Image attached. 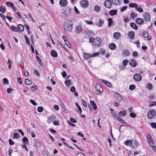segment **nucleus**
I'll list each match as a JSON object with an SVG mask.
<instances>
[{"label":"nucleus","instance_id":"nucleus-1","mask_svg":"<svg viewBox=\"0 0 156 156\" xmlns=\"http://www.w3.org/2000/svg\"><path fill=\"white\" fill-rule=\"evenodd\" d=\"M90 42L92 43L93 45L95 47H99L101 45V39L99 37L94 38L90 37L89 38Z\"/></svg>","mask_w":156,"mask_h":156},{"label":"nucleus","instance_id":"nucleus-2","mask_svg":"<svg viewBox=\"0 0 156 156\" xmlns=\"http://www.w3.org/2000/svg\"><path fill=\"white\" fill-rule=\"evenodd\" d=\"M63 27L65 31H71L73 27L72 21L70 20L66 21L64 23Z\"/></svg>","mask_w":156,"mask_h":156},{"label":"nucleus","instance_id":"nucleus-3","mask_svg":"<svg viewBox=\"0 0 156 156\" xmlns=\"http://www.w3.org/2000/svg\"><path fill=\"white\" fill-rule=\"evenodd\" d=\"M156 115L155 112L154 110L152 109L150 110L147 114V116L150 119L153 118Z\"/></svg>","mask_w":156,"mask_h":156},{"label":"nucleus","instance_id":"nucleus-4","mask_svg":"<svg viewBox=\"0 0 156 156\" xmlns=\"http://www.w3.org/2000/svg\"><path fill=\"white\" fill-rule=\"evenodd\" d=\"M133 78L135 81L139 82L141 80L142 76L140 74L136 73L134 75Z\"/></svg>","mask_w":156,"mask_h":156},{"label":"nucleus","instance_id":"nucleus-5","mask_svg":"<svg viewBox=\"0 0 156 156\" xmlns=\"http://www.w3.org/2000/svg\"><path fill=\"white\" fill-rule=\"evenodd\" d=\"M95 87L96 90L99 94H102L103 92V89L101 85L98 83H96L95 85Z\"/></svg>","mask_w":156,"mask_h":156},{"label":"nucleus","instance_id":"nucleus-6","mask_svg":"<svg viewBox=\"0 0 156 156\" xmlns=\"http://www.w3.org/2000/svg\"><path fill=\"white\" fill-rule=\"evenodd\" d=\"M83 30L82 26L81 25H79L76 26L75 31L76 34L81 33L82 32Z\"/></svg>","mask_w":156,"mask_h":156},{"label":"nucleus","instance_id":"nucleus-7","mask_svg":"<svg viewBox=\"0 0 156 156\" xmlns=\"http://www.w3.org/2000/svg\"><path fill=\"white\" fill-rule=\"evenodd\" d=\"M104 5L107 8H111L112 6L111 1L110 0H106L104 2Z\"/></svg>","mask_w":156,"mask_h":156},{"label":"nucleus","instance_id":"nucleus-8","mask_svg":"<svg viewBox=\"0 0 156 156\" xmlns=\"http://www.w3.org/2000/svg\"><path fill=\"white\" fill-rule=\"evenodd\" d=\"M144 18L145 21L149 22L151 18L150 14L147 12H145L144 14Z\"/></svg>","mask_w":156,"mask_h":156},{"label":"nucleus","instance_id":"nucleus-9","mask_svg":"<svg viewBox=\"0 0 156 156\" xmlns=\"http://www.w3.org/2000/svg\"><path fill=\"white\" fill-rule=\"evenodd\" d=\"M81 6L83 8H86L89 5L88 2L87 0H83L80 3Z\"/></svg>","mask_w":156,"mask_h":156},{"label":"nucleus","instance_id":"nucleus-10","mask_svg":"<svg viewBox=\"0 0 156 156\" xmlns=\"http://www.w3.org/2000/svg\"><path fill=\"white\" fill-rule=\"evenodd\" d=\"M129 63L130 65L133 67L136 66L137 62L136 60L134 59H131L129 61Z\"/></svg>","mask_w":156,"mask_h":156},{"label":"nucleus","instance_id":"nucleus-11","mask_svg":"<svg viewBox=\"0 0 156 156\" xmlns=\"http://www.w3.org/2000/svg\"><path fill=\"white\" fill-rule=\"evenodd\" d=\"M114 95L117 100L121 101L122 100V96L118 93L116 92L114 93Z\"/></svg>","mask_w":156,"mask_h":156},{"label":"nucleus","instance_id":"nucleus-12","mask_svg":"<svg viewBox=\"0 0 156 156\" xmlns=\"http://www.w3.org/2000/svg\"><path fill=\"white\" fill-rule=\"evenodd\" d=\"M104 24V21L101 18H99L98 22L96 23V25L98 27H101Z\"/></svg>","mask_w":156,"mask_h":156},{"label":"nucleus","instance_id":"nucleus-13","mask_svg":"<svg viewBox=\"0 0 156 156\" xmlns=\"http://www.w3.org/2000/svg\"><path fill=\"white\" fill-rule=\"evenodd\" d=\"M135 22L139 25H142L144 22V20L140 18H137L135 20Z\"/></svg>","mask_w":156,"mask_h":156},{"label":"nucleus","instance_id":"nucleus-14","mask_svg":"<svg viewBox=\"0 0 156 156\" xmlns=\"http://www.w3.org/2000/svg\"><path fill=\"white\" fill-rule=\"evenodd\" d=\"M59 4L62 7H65L68 4L66 0H61L59 1Z\"/></svg>","mask_w":156,"mask_h":156},{"label":"nucleus","instance_id":"nucleus-15","mask_svg":"<svg viewBox=\"0 0 156 156\" xmlns=\"http://www.w3.org/2000/svg\"><path fill=\"white\" fill-rule=\"evenodd\" d=\"M148 141L150 146L152 145H154V142L151 135L150 134H148L147 136Z\"/></svg>","mask_w":156,"mask_h":156},{"label":"nucleus","instance_id":"nucleus-16","mask_svg":"<svg viewBox=\"0 0 156 156\" xmlns=\"http://www.w3.org/2000/svg\"><path fill=\"white\" fill-rule=\"evenodd\" d=\"M121 36V34L118 32H115L113 35V37L115 39H119Z\"/></svg>","mask_w":156,"mask_h":156},{"label":"nucleus","instance_id":"nucleus-17","mask_svg":"<svg viewBox=\"0 0 156 156\" xmlns=\"http://www.w3.org/2000/svg\"><path fill=\"white\" fill-rule=\"evenodd\" d=\"M71 9L69 8H66V10L64 12L63 14L66 16H69L71 14Z\"/></svg>","mask_w":156,"mask_h":156},{"label":"nucleus","instance_id":"nucleus-18","mask_svg":"<svg viewBox=\"0 0 156 156\" xmlns=\"http://www.w3.org/2000/svg\"><path fill=\"white\" fill-rule=\"evenodd\" d=\"M24 26L22 24H19L17 26L18 32H22L24 30Z\"/></svg>","mask_w":156,"mask_h":156},{"label":"nucleus","instance_id":"nucleus-19","mask_svg":"<svg viewBox=\"0 0 156 156\" xmlns=\"http://www.w3.org/2000/svg\"><path fill=\"white\" fill-rule=\"evenodd\" d=\"M94 9L95 12L98 13L101 10V7L100 6L96 5L94 6Z\"/></svg>","mask_w":156,"mask_h":156},{"label":"nucleus","instance_id":"nucleus-20","mask_svg":"<svg viewBox=\"0 0 156 156\" xmlns=\"http://www.w3.org/2000/svg\"><path fill=\"white\" fill-rule=\"evenodd\" d=\"M55 119V117L51 116H50L48 118V123L50 124Z\"/></svg>","mask_w":156,"mask_h":156},{"label":"nucleus","instance_id":"nucleus-21","mask_svg":"<svg viewBox=\"0 0 156 156\" xmlns=\"http://www.w3.org/2000/svg\"><path fill=\"white\" fill-rule=\"evenodd\" d=\"M101 81L102 82L104 83L107 86L109 87H110L112 86V84L111 83L107 80L103 79H101Z\"/></svg>","mask_w":156,"mask_h":156},{"label":"nucleus","instance_id":"nucleus-22","mask_svg":"<svg viewBox=\"0 0 156 156\" xmlns=\"http://www.w3.org/2000/svg\"><path fill=\"white\" fill-rule=\"evenodd\" d=\"M128 35L131 39H133L135 36L134 33L132 31L128 33Z\"/></svg>","mask_w":156,"mask_h":156},{"label":"nucleus","instance_id":"nucleus-23","mask_svg":"<svg viewBox=\"0 0 156 156\" xmlns=\"http://www.w3.org/2000/svg\"><path fill=\"white\" fill-rule=\"evenodd\" d=\"M126 111L125 110H122L119 112V115L121 116H124L126 115Z\"/></svg>","mask_w":156,"mask_h":156},{"label":"nucleus","instance_id":"nucleus-24","mask_svg":"<svg viewBox=\"0 0 156 156\" xmlns=\"http://www.w3.org/2000/svg\"><path fill=\"white\" fill-rule=\"evenodd\" d=\"M109 48L111 50H114L116 48V46L114 43H112L109 44Z\"/></svg>","mask_w":156,"mask_h":156},{"label":"nucleus","instance_id":"nucleus-25","mask_svg":"<svg viewBox=\"0 0 156 156\" xmlns=\"http://www.w3.org/2000/svg\"><path fill=\"white\" fill-rule=\"evenodd\" d=\"M117 11L116 10H112L109 12V14L111 16H113L117 13Z\"/></svg>","mask_w":156,"mask_h":156},{"label":"nucleus","instance_id":"nucleus-26","mask_svg":"<svg viewBox=\"0 0 156 156\" xmlns=\"http://www.w3.org/2000/svg\"><path fill=\"white\" fill-rule=\"evenodd\" d=\"M51 56L54 57H56L58 56L55 50H51Z\"/></svg>","mask_w":156,"mask_h":156},{"label":"nucleus","instance_id":"nucleus-27","mask_svg":"<svg viewBox=\"0 0 156 156\" xmlns=\"http://www.w3.org/2000/svg\"><path fill=\"white\" fill-rule=\"evenodd\" d=\"M112 3L114 5H118L121 2V0H112Z\"/></svg>","mask_w":156,"mask_h":156},{"label":"nucleus","instance_id":"nucleus-28","mask_svg":"<svg viewBox=\"0 0 156 156\" xmlns=\"http://www.w3.org/2000/svg\"><path fill=\"white\" fill-rule=\"evenodd\" d=\"M122 54L125 56H127L130 55V51L127 50L124 51L123 52Z\"/></svg>","mask_w":156,"mask_h":156},{"label":"nucleus","instance_id":"nucleus-29","mask_svg":"<svg viewBox=\"0 0 156 156\" xmlns=\"http://www.w3.org/2000/svg\"><path fill=\"white\" fill-rule=\"evenodd\" d=\"M130 26L135 30H137L138 29V27L134 23H131L130 24Z\"/></svg>","mask_w":156,"mask_h":156},{"label":"nucleus","instance_id":"nucleus-30","mask_svg":"<svg viewBox=\"0 0 156 156\" xmlns=\"http://www.w3.org/2000/svg\"><path fill=\"white\" fill-rule=\"evenodd\" d=\"M83 55L84 58L85 59H87L90 57H91V55L90 54L85 52L83 53Z\"/></svg>","mask_w":156,"mask_h":156},{"label":"nucleus","instance_id":"nucleus-31","mask_svg":"<svg viewBox=\"0 0 156 156\" xmlns=\"http://www.w3.org/2000/svg\"><path fill=\"white\" fill-rule=\"evenodd\" d=\"M124 144L126 146H130L132 144V141L130 140H127L126 141L124 142Z\"/></svg>","mask_w":156,"mask_h":156},{"label":"nucleus","instance_id":"nucleus-32","mask_svg":"<svg viewBox=\"0 0 156 156\" xmlns=\"http://www.w3.org/2000/svg\"><path fill=\"white\" fill-rule=\"evenodd\" d=\"M137 16V14L134 12H132L130 15V18L133 19H134Z\"/></svg>","mask_w":156,"mask_h":156},{"label":"nucleus","instance_id":"nucleus-33","mask_svg":"<svg viewBox=\"0 0 156 156\" xmlns=\"http://www.w3.org/2000/svg\"><path fill=\"white\" fill-rule=\"evenodd\" d=\"M90 103L92 105L93 107L94 110H96L97 109V107L94 101H90Z\"/></svg>","mask_w":156,"mask_h":156},{"label":"nucleus","instance_id":"nucleus-34","mask_svg":"<svg viewBox=\"0 0 156 156\" xmlns=\"http://www.w3.org/2000/svg\"><path fill=\"white\" fill-rule=\"evenodd\" d=\"M25 84L28 85H30L32 84L31 81L27 79L25 80Z\"/></svg>","mask_w":156,"mask_h":156},{"label":"nucleus","instance_id":"nucleus-35","mask_svg":"<svg viewBox=\"0 0 156 156\" xmlns=\"http://www.w3.org/2000/svg\"><path fill=\"white\" fill-rule=\"evenodd\" d=\"M36 58L37 60V62L39 64L42 66H43V64L42 63L41 58L38 56H36Z\"/></svg>","mask_w":156,"mask_h":156},{"label":"nucleus","instance_id":"nucleus-36","mask_svg":"<svg viewBox=\"0 0 156 156\" xmlns=\"http://www.w3.org/2000/svg\"><path fill=\"white\" fill-rule=\"evenodd\" d=\"M129 6L131 8H136L137 6V5L135 3H131L129 5Z\"/></svg>","mask_w":156,"mask_h":156},{"label":"nucleus","instance_id":"nucleus-37","mask_svg":"<svg viewBox=\"0 0 156 156\" xmlns=\"http://www.w3.org/2000/svg\"><path fill=\"white\" fill-rule=\"evenodd\" d=\"M146 87L148 90H151L152 88V85L151 83H148L147 84Z\"/></svg>","mask_w":156,"mask_h":156},{"label":"nucleus","instance_id":"nucleus-38","mask_svg":"<svg viewBox=\"0 0 156 156\" xmlns=\"http://www.w3.org/2000/svg\"><path fill=\"white\" fill-rule=\"evenodd\" d=\"M36 146L38 147H41V142L39 140H37L35 142Z\"/></svg>","mask_w":156,"mask_h":156},{"label":"nucleus","instance_id":"nucleus-39","mask_svg":"<svg viewBox=\"0 0 156 156\" xmlns=\"http://www.w3.org/2000/svg\"><path fill=\"white\" fill-rule=\"evenodd\" d=\"M65 84L67 86H69L70 85L71 82L69 79H67L66 80L65 82Z\"/></svg>","mask_w":156,"mask_h":156},{"label":"nucleus","instance_id":"nucleus-40","mask_svg":"<svg viewBox=\"0 0 156 156\" xmlns=\"http://www.w3.org/2000/svg\"><path fill=\"white\" fill-rule=\"evenodd\" d=\"M11 29L13 31L18 32L17 29L16 27L14 26H11Z\"/></svg>","mask_w":156,"mask_h":156},{"label":"nucleus","instance_id":"nucleus-41","mask_svg":"<svg viewBox=\"0 0 156 156\" xmlns=\"http://www.w3.org/2000/svg\"><path fill=\"white\" fill-rule=\"evenodd\" d=\"M136 10L139 12L140 13H141L143 12V9L141 7H138V6L135 8Z\"/></svg>","mask_w":156,"mask_h":156},{"label":"nucleus","instance_id":"nucleus-42","mask_svg":"<svg viewBox=\"0 0 156 156\" xmlns=\"http://www.w3.org/2000/svg\"><path fill=\"white\" fill-rule=\"evenodd\" d=\"M19 134L17 133H14L13 138L14 139H17L19 137Z\"/></svg>","mask_w":156,"mask_h":156},{"label":"nucleus","instance_id":"nucleus-43","mask_svg":"<svg viewBox=\"0 0 156 156\" xmlns=\"http://www.w3.org/2000/svg\"><path fill=\"white\" fill-rule=\"evenodd\" d=\"M23 142L26 144L28 143V140L27 137H24L23 138L22 140Z\"/></svg>","mask_w":156,"mask_h":156},{"label":"nucleus","instance_id":"nucleus-44","mask_svg":"<svg viewBox=\"0 0 156 156\" xmlns=\"http://www.w3.org/2000/svg\"><path fill=\"white\" fill-rule=\"evenodd\" d=\"M108 26L110 27L112 23V18H109L108 19Z\"/></svg>","mask_w":156,"mask_h":156},{"label":"nucleus","instance_id":"nucleus-45","mask_svg":"<svg viewBox=\"0 0 156 156\" xmlns=\"http://www.w3.org/2000/svg\"><path fill=\"white\" fill-rule=\"evenodd\" d=\"M128 62V60L127 59H126L123 60L122 61V64L124 66H126Z\"/></svg>","mask_w":156,"mask_h":156},{"label":"nucleus","instance_id":"nucleus-46","mask_svg":"<svg viewBox=\"0 0 156 156\" xmlns=\"http://www.w3.org/2000/svg\"><path fill=\"white\" fill-rule=\"evenodd\" d=\"M3 83L5 85H8L9 83V81L6 78H4L3 79Z\"/></svg>","mask_w":156,"mask_h":156},{"label":"nucleus","instance_id":"nucleus-47","mask_svg":"<svg viewBox=\"0 0 156 156\" xmlns=\"http://www.w3.org/2000/svg\"><path fill=\"white\" fill-rule=\"evenodd\" d=\"M6 4L8 6L10 7H11L12 6L14 5L12 3L9 2H7Z\"/></svg>","mask_w":156,"mask_h":156},{"label":"nucleus","instance_id":"nucleus-48","mask_svg":"<svg viewBox=\"0 0 156 156\" xmlns=\"http://www.w3.org/2000/svg\"><path fill=\"white\" fill-rule=\"evenodd\" d=\"M6 11V9L5 8H3L2 6L0 7V11L2 13H4Z\"/></svg>","mask_w":156,"mask_h":156},{"label":"nucleus","instance_id":"nucleus-49","mask_svg":"<svg viewBox=\"0 0 156 156\" xmlns=\"http://www.w3.org/2000/svg\"><path fill=\"white\" fill-rule=\"evenodd\" d=\"M136 87L134 85H131L129 86V89L130 90H133L135 89Z\"/></svg>","mask_w":156,"mask_h":156},{"label":"nucleus","instance_id":"nucleus-50","mask_svg":"<svg viewBox=\"0 0 156 156\" xmlns=\"http://www.w3.org/2000/svg\"><path fill=\"white\" fill-rule=\"evenodd\" d=\"M43 108L42 107H39L37 108V110L39 112H42L43 111Z\"/></svg>","mask_w":156,"mask_h":156},{"label":"nucleus","instance_id":"nucleus-51","mask_svg":"<svg viewBox=\"0 0 156 156\" xmlns=\"http://www.w3.org/2000/svg\"><path fill=\"white\" fill-rule=\"evenodd\" d=\"M100 53L99 52H96L95 53H94L93 55L91 56V57H97L99 55Z\"/></svg>","mask_w":156,"mask_h":156},{"label":"nucleus","instance_id":"nucleus-52","mask_svg":"<svg viewBox=\"0 0 156 156\" xmlns=\"http://www.w3.org/2000/svg\"><path fill=\"white\" fill-rule=\"evenodd\" d=\"M66 44L69 48H71L72 47L71 45L70 44L69 42L68 41H66L65 42Z\"/></svg>","mask_w":156,"mask_h":156},{"label":"nucleus","instance_id":"nucleus-53","mask_svg":"<svg viewBox=\"0 0 156 156\" xmlns=\"http://www.w3.org/2000/svg\"><path fill=\"white\" fill-rule=\"evenodd\" d=\"M130 116L132 118H135L136 116V114L134 112H131L129 114Z\"/></svg>","mask_w":156,"mask_h":156},{"label":"nucleus","instance_id":"nucleus-54","mask_svg":"<svg viewBox=\"0 0 156 156\" xmlns=\"http://www.w3.org/2000/svg\"><path fill=\"white\" fill-rule=\"evenodd\" d=\"M31 89L33 91H36L37 90V88L36 87L34 86H32L31 87Z\"/></svg>","mask_w":156,"mask_h":156},{"label":"nucleus","instance_id":"nucleus-55","mask_svg":"<svg viewBox=\"0 0 156 156\" xmlns=\"http://www.w3.org/2000/svg\"><path fill=\"white\" fill-rule=\"evenodd\" d=\"M127 8V7L126 6H124L120 9V11L121 12H123L124 11L126 10Z\"/></svg>","mask_w":156,"mask_h":156},{"label":"nucleus","instance_id":"nucleus-56","mask_svg":"<svg viewBox=\"0 0 156 156\" xmlns=\"http://www.w3.org/2000/svg\"><path fill=\"white\" fill-rule=\"evenodd\" d=\"M28 16L29 17L30 19L32 21V22L33 23H34L35 22V21L34 20L33 18V17L32 16V15L31 14H28Z\"/></svg>","mask_w":156,"mask_h":156},{"label":"nucleus","instance_id":"nucleus-57","mask_svg":"<svg viewBox=\"0 0 156 156\" xmlns=\"http://www.w3.org/2000/svg\"><path fill=\"white\" fill-rule=\"evenodd\" d=\"M148 33L146 32H144L142 34V36L144 37V38H147L148 37Z\"/></svg>","mask_w":156,"mask_h":156},{"label":"nucleus","instance_id":"nucleus-58","mask_svg":"<svg viewBox=\"0 0 156 156\" xmlns=\"http://www.w3.org/2000/svg\"><path fill=\"white\" fill-rule=\"evenodd\" d=\"M151 126L154 128H156V123L154 122H152L151 124Z\"/></svg>","mask_w":156,"mask_h":156},{"label":"nucleus","instance_id":"nucleus-59","mask_svg":"<svg viewBox=\"0 0 156 156\" xmlns=\"http://www.w3.org/2000/svg\"><path fill=\"white\" fill-rule=\"evenodd\" d=\"M24 27H25V28H26L27 30L28 31V33H29V30L30 29V28L29 26L27 24H25L24 25Z\"/></svg>","mask_w":156,"mask_h":156},{"label":"nucleus","instance_id":"nucleus-60","mask_svg":"<svg viewBox=\"0 0 156 156\" xmlns=\"http://www.w3.org/2000/svg\"><path fill=\"white\" fill-rule=\"evenodd\" d=\"M34 73L38 76H40V74L38 72V71L37 70H34Z\"/></svg>","mask_w":156,"mask_h":156},{"label":"nucleus","instance_id":"nucleus-61","mask_svg":"<svg viewBox=\"0 0 156 156\" xmlns=\"http://www.w3.org/2000/svg\"><path fill=\"white\" fill-rule=\"evenodd\" d=\"M30 103L33 104L34 105L36 106L37 105V103H36L34 100H30Z\"/></svg>","mask_w":156,"mask_h":156},{"label":"nucleus","instance_id":"nucleus-62","mask_svg":"<svg viewBox=\"0 0 156 156\" xmlns=\"http://www.w3.org/2000/svg\"><path fill=\"white\" fill-rule=\"evenodd\" d=\"M24 37L25 38V40H26V43L27 44H29L30 42H29V41L28 40V39L26 35L24 36Z\"/></svg>","mask_w":156,"mask_h":156},{"label":"nucleus","instance_id":"nucleus-63","mask_svg":"<svg viewBox=\"0 0 156 156\" xmlns=\"http://www.w3.org/2000/svg\"><path fill=\"white\" fill-rule=\"evenodd\" d=\"M154 105H155L154 103V101H151L150 102L149 105V107H151Z\"/></svg>","mask_w":156,"mask_h":156},{"label":"nucleus","instance_id":"nucleus-64","mask_svg":"<svg viewBox=\"0 0 156 156\" xmlns=\"http://www.w3.org/2000/svg\"><path fill=\"white\" fill-rule=\"evenodd\" d=\"M53 108L56 110H58L59 109V106L57 105H55L53 106Z\"/></svg>","mask_w":156,"mask_h":156}]
</instances>
